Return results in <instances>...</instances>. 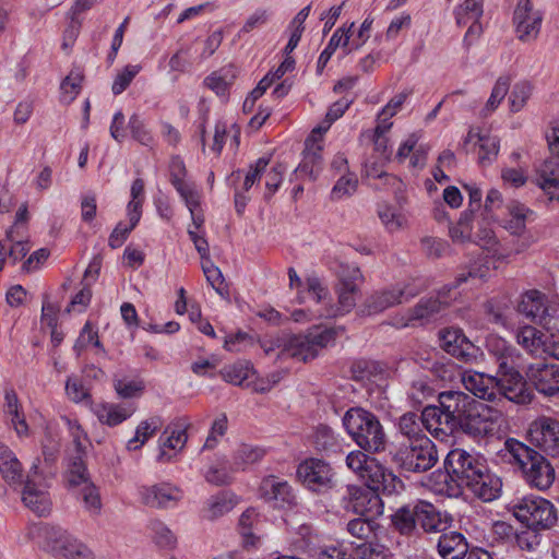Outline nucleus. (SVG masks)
Returning <instances> with one entry per match:
<instances>
[{
  "mask_svg": "<svg viewBox=\"0 0 559 559\" xmlns=\"http://www.w3.org/2000/svg\"><path fill=\"white\" fill-rule=\"evenodd\" d=\"M142 502L151 508H167L176 504L182 497L179 488L163 483L140 489Z\"/></svg>",
  "mask_w": 559,
  "mask_h": 559,
  "instance_id": "412c9836",
  "label": "nucleus"
},
{
  "mask_svg": "<svg viewBox=\"0 0 559 559\" xmlns=\"http://www.w3.org/2000/svg\"><path fill=\"white\" fill-rule=\"evenodd\" d=\"M475 139L479 142V163L483 165L486 163L490 164L499 153V139L497 136L480 135L469 130L464 141L465 145Z\"/></svg>",
  "mask_w": 559,
  "mask_h": 559,
  "instance_id": "e433bc0d",
  "label": "nucleus"
},
{
  "mask_svg": "<svg viewBox=\"0 0 559 559\" xmlns=\"http://www.w3.org/2000/svg\"><path fill=\"white\" fill-rule=\"evenodd\" d=\"M438 552L442 559H464L468 544L459 532L442 533L438 540Z\"/></svg>",
  "mask_w": 559,
  "mask_h": 559,
  "instance_id": "c756f323",
  "label": "nucleus"
},
{
  "mask_svg": "<svg viewBox=\"0 0 559 559\" xmlns=\"http://www.w3.org/2000/svg\"><path fill=\"white\" fill-rule=\"evenodd\" d=\"M136 204L135 202L130 206V213H128L129 217V226L118 223L112 233L109 236L108 245L112 249H117L122 246V243L128 238L129 234L134 229L140 221V214L135 211Z\"/></svg>",
  "mask_w": 559,
  "mask_h": 559,
  "instance_id": "ea45409f",
  "label": "nucleus"
},
{
  "mask_svg": "<svg viewBox=\"0 0 559 559\" xmlns=\"http://www.w3.org/2000/svg\"><path fill=\"white\" fill-rule=\"evenodd\" d=\"M418 525L425 533H443L451 526L453 518L441 513L432 503L418 500Z\"/></svg>",
  "mask_w": 559,
  "mask_h": 559,
  "instance_id": "4be33fe9",
  "label": "nucleus"
},
{
  "mask_svg": "<svg viewBox=\"0 0 559 559\" xmlns=\"http://www.w3.org/2000/svg\"><path fill=\"white\" fill-rule=\"evenodd\" d=\"M498 415V412H492L485 404L475 402L457 426V430L475 438L492 436L497 428Z\"/></svg>",
  "mask_w": 559,
  "mask_h": 559,
  "instance_id": "ddd939ff",
  "label": "nucleus"
},
{
  "mask_svg": "<svg viewBox=\"0 0 559 559\" xmlns=\"http://www.w3.org/2000/svg\"><path fill=\"white\" fill-rule=\"evenodd\" d=\"M152 532L154 534L155 543L160 547L174 546L176 538L171 531L162 522L156 521L152 523Z\"/></svg>",
  "mask_w": 559,
  "mask_h": 559,
  "instance_id": "338daca9",
  "label": "nucleus"
},
{
  "mask_svg": "<svg viewBox=\"0 0 559 559\" xmlns=\"http://www.w3.org/2000/svg\"><path fill=\"white\" fill-rule=\"evenodd\" d=\"M542 21V12L534 9L531 0H519L513 13V24L521 41L535 40L540 32Z\"/></svg>",
  "mask_w": 559,
  "mask_h": 559,
  "instance_id": "2eb2a0df",
  "label": "nucleus"
},
{
  "mask_svg": "<svg viewBox=\"0 0 559 559\" xmlns=\"http://www.w3.org/2000/svg\"><path fill=\"white\" fill-rule=\"evenodd\" d=\"M416 294V292L407 293L406 289L400 287L376 292L366 300L367 313L376 314L382 312L392 306L407 301Z\"/></svg>",
  "mask_w": 559,
  "mask_h": 559,
  "instance_id": "5701e85b",
  "label": "nucleus"
},
{
  "mask_svg": "<svg viewBox=\"0 0 559 559\" xmlns=\"http://www.w3.org/2000/svg\"><path fill=\"white\" fill-rule=\"evenodd\" d=\"M253 368L248 362H236L230 366L224 367L219 374L224 379V381L234 384V385H243L245 381L250 378L253 373Z\"/></svg>",
  "mask_w": 559,
  "mask_h": 559,
  "instance_id": "a18cd8bd",
  "label": "nucleus"
},
{
  "mask_svg": "<svg viewBox=\"0 0 559 559\" xmlns=\"http://www.w3.org/2000/svg\"><path fill=\"white\" fill-rule=\"evenodd\" d=\"M322 150L323 147L321 143L306 140L302 160L299 164L297 170L305 173L312 178H316L322 168Z\"/></svg>",
  "mask_w": 559,
  "mask_h": 559,
  "instance_id": "72a5a7b5",
  "label": "nucleus"
},
{
  "mask_svg": "<svg viewBox=\"0 0 559 559\" xmlns=\"http://www.w3.org/2000/svg\"><path fill=\"white\" fill-rule=\"evenodd\" d=\"M450 288H442L436 295L423 297L409 308L412 320H416L418 326H426L438 321L450 306L451 298L448 297Z\"/></svg>",
  "mask_w": 559,
  "mask_h": 559,
  "instance_id": "4468645a",
  "label": "nucleus"
},
{
  "mask_svg": "<svg viewBox=\"0 0 559 559\" xmlns=\"http://www.w3.org/2000/svg\"><path fill=\"white\" fill-rule=\"evenodd\" d=\"M509 309V306L507 302L499 304L495 299L489 300L486 304V311L489 317V320L495 323L502 326H506L508 323V316L507 311Z\"/></svg>",
  "mask_w": 559,
  "mask_h": 559,
  "instance_id": "e2e57ef3",
  "label": "nucleus"
},
{
  "mask_svg": "<svg viewBox=\"0 0 559 559\" xmlns=\"http://www.w3.org/2000/svg\"><path fill=\"white\" fill-rule=\"evenodd\" d=\"M533 92V86L531 83L526 81H522L516 83L510 94V107L513 112L520 111L531 97Z\"/></svg>",
  "mask_w": 559,
  "mask_h": 559,
  "instance_id": "3c124183",
  "label": "nucleus"
},
{
  "mask_svg": "<svg viewBox=\"0 0 559 559\" xmlns=\"http://www.w3.org/2000/svg\"><path fill=\"white\" fill-rule=\"evenodd\" d=\"M525 376L528 384L545 396L559 394V365L550 362H534L527 366Z\"/></svg>",
  "mask_w": 559,
  "mask_h": 559,
  "instance_id": "f3484780",
  "label": "nucleus"
},
{
  "mask_svg": "<svg viewBox=\"0 0 559 559\" xmlns=\"http://www.w3.org/2000/svg\"><path fill=\"white\" fill-rule=\"evenodd\" d=\"M343 426L353 441L364 451H384L386 435L379 418L362 407H350L342 418Z\"/></svg>",
  "mask_w": 559,
  "mask_h": 559,
  "instance_id": "20e7f679",
  "label": "nucleus"
},
{
  "mask_svg": "<svg viewBox=\"0 0 559 559\" xmlns=\"http://www.w3.org/2000/svg\"><path fill=\"white\" fill-rule=\"evenodd\" d=\"M22 501L29 510L39 516L50 512V499L48 492L36 484L34 479H25L22 491Z\"/></svg>",
  "mask_w": 559,
  "mask_h": 559,
  "instance_id": "393cba45",
  "label": "nucleus"
},
{
  "mask_svg": "<svg viewBox=\"0 0 559 559\" xmlns=\"http://www.w3.org/2000/svg\"><path fill=\"white\" fill-rule=\"evenodd\" d=\"M180 197L185 200L186 205L188 206L190 213L194 211L197 206H199V195L193 187V185L181 180L175 183H171Z\"/></svg>",
  "mask_w": 559,
  "mask_h": 559,
  "instance_id": "052dcab7",
  "label": "nucleus"
},
{
  "mask_svg": "<svg viewBox=\"0 0 559 559\" xmlns=\"http://www.w3.org/2000/svg\"><path fill=\"white\" fill-rule=\"evenodd\" d=\"M447 476L455 484L449 486L448 495L457 497L466 488L484 502H491L499 498L501 479L492 474L486 460L477 453L464 449H452L444 459Z\"/></svg>",
  "mask_w": 559,
  "mask_h": 559,
  "instance_id": "f257e3e1",
  "label": "nucleus"
},
{
  "mask_svg": "<svg viewBox=\"0 0 559 559\" xmlns=\"http://www.w3.org/2000/svg\"><path fill=\"white\" fill-rule=\"evenodd\" d=\"M438 402L444 413L445 429H449L450 433L457 430V426L475 403L473 399L460 391L441 392Z\"/></svg>",
  "mask_w": 559,
  "mask_h": 559,
  "instance_id": "dca6fc26",
  "label": "nucleus"
},
{
  "mask_svg": "<svg viewBox=\"0 0 559 559\" xmlns=\"http://www.w3.org/2000/svg\"><path fill=\"white\" fill-rule=\"evenodd\" d=\"M502 456L521 468L525 480L537 489H548L555 480V469L540 453L523 442L508 438L504 441Z\"/></svg>",
  "mask_w": 559,
  "mask_h": 559,
  "instance_id": "7ed1b4c3",
  "label": "nucleus"
},
{
  "mask_svg": "<svg viewBox=\"0 0 559 559\" xmlns=\"http://www.w3.org/2000/svg\"><path fill=\"white\" fill-rule=\"evenodd\" d=\"M355 23H350L347 28L345 27H338L330 38L326 47L323 49V51L320 53L318 62H317V71L318 73H321L325 66L328 64L329 60L335 52V50L341 47L346 52L349 48V39L352 36V29L354 27Z\"/></svg>",
  "mask_w": 559,
  "mask_h": 559,
  "instance_id": "473e14b6",
  "label": "nucleus"
},
{
  "mask_svg": "<svg viewBox=\"0 0 559 559\" xmlns=\"http://www.w3.org/2000/svg\"><path fill=\"white\" fill-rule=\"evenodd\" d=\"M418 501L397 508L391 515L392 526L401 535L409 536L418 525Z\"/></svg>",
  "mask_w": 559,
  "mask_h": 559,
  "instance_id": "7c9ffc66",
  "label": "nucleus"
},
{
  "mask_svg": "<svg viewBox=\"0 0 559 559\" xmlns=\"http://www.w3.org/2000/svg\"><path fill=\"white\" fill-rule=\"evenodd\" d=\"M518 343L528 353H535L544 345L542 333L533 326H524L516 334Z\"/></svg>",
  "mask_w": 559,
  "mask_h": 559,
  "instance_id": "09e8293b",
  "label": "nucleus"
},
{
  "mask_svg": "<svg viewBox=\"0 0 559 559\" xmlns=\"http://www.w3.org/2000/svg\"><path fill=\"white\" fill-rule=\"evenodd\" d=\"M162 420L159 417H152L143 420L136 427L135 435L128 441V450L140 449L159 429Z\"/></svg>",
  "mask_w": 559,
  "mask_h": 559,
  "instance_id": "79ce46f5",
  "label": "nucleus"
},
{
  "mask_svg": "<svg viewBox=\"0 0 559 559\" xmlns=\"http://www.w3.org/2000/svg\"><path fill=\"white\" fill-rule=\"evenodd\" d=\"M462 382L467 391L473 393L476 397L488 402H496L498 393L493 386L496 379L485 377L483 373H464Z\"/></svg>",
  "mask_w": 559,
  "mask_h": 559,
  "instance_id": "bb28decb",
  "label": "nucleus"
},
{
  "mask_svg": "<svg viewBox=\"0 0 559 559\" xmlns=\"http://www.w3.org/2000/svg\"><path fill=\"white\" fill-rule=\"evenodd\" d=\"M142 67L140 64H128L123 68V70L117 74L111 91L115 95H119L127 90L132 80L136 76V74L141 71Z\"/></svg>",
  "mask_w": 559,
  "mask_h": 559,
  "instance_id": "6e6d98bb",
  "label": "nucleus"
},
{
  "mask_svg": "<svg viewBox=\"0 0 559 559\" xmlns=\"http://www.w3.org/2000/svg\"><path fill=\"white\" fill-rule=\"evenodd\" d=\"M260 491L262 498L274 508L290 509L297 504L293 487L275 476L263 479Z\"/></svg>",
  "mask_w": 559,
  "mask_h": 559,
  "instance_id": "6ab92c4d",
  "label": "nucleus"
},
{
  "mask_svg": "<svg viewBox=\"0 0 559 559\" xmlns=\"http://www.w3.org/2000/svg\"><path fill=\"white\" fill-rule=\"evenodd\" d=\"M0 474L10 486L23 484V468L13 451L0 442Z\"/></svg>",
  "mask_w": 559,
  "mask_h": 559,
  "instance_id": "cd10ccee",
  "label": "nucleus"
},
{
  "mask_svg": "<svg viewBox=\"0 0 559 559\" xmlns=\"http://www.w3.org/2000/svg\"><path fill=\"white\" fill-rule=\"evenodd\" d=\"M131 136L142 145H150L153 142V136L146 128L144 120L138 115L133 114L128 123Z\"/></svg>",
  "mask_w": 559,
  "mask_h": 559,
  "instance_id": "864d4df0",
  "label": "nucleus"
},
{
  "mask_svg": "<svg viewBox=\"0 0 559 559\" xmlns=\"http://www.w3.org/2000/svg\"><path fill=\"white\" fill-rule=\"evenodd\" d=\"M510 88V79L507 76H500L496 84L493 85V88L491 91V94L489 96V99L487 100L485 108L483 109L485 115H488L496 110V108L499 106V104L504 99L506 95L508 94V91Z\"/></svg>",
  "mask_w": 559,
  "mask_h": 559,
  "instance_id": "8fccbe9b",
  "label": "nucleus"
},
{
  "mask_svg": "<svg viewBox=\"0 0 559 559\" xmlns=\"http://www.w3.org/2000/svg\"><path fill=\"white\" fill-rule=\"evenodd\" d=\"M189 426L190 423L187 418H179L165 428L159 439L160 452L157 456L158 462L167 463L171 461V455L165 449L179 451L183 449L188 440L187 429Z\"/></svg>",
  "mask_w": 559,
  "mask_h": 559,
  "instance_id": "aec40b11",
  "label": "nucleus"
},
{
  "mask_svg": "<svg viewBox=\"0 0 559 559\" xmlns=\"http://www.w3.org/2000/svg\"><path fill=\"white\" fill-rule=\"evenodd\" d=\"M313 444L321 452H336L340 448L338 437L332 428L326 425H319L313 432Z\"/></svg>",
  "mask_w": 559,
  "mask_h": 559,
  "instance_id": "37998d69",
  "label": "nucleus"
},
{
  "mask_svg": "<svg viewBox=\"0 0 559 559\" xmlns=\"http://www.w3.org/2000/svg\"><path fill=\"white\" fill-rule=\"evenodd\" d=\"M392 462L409 473H424L438 462V451L430 438H420L413 443H402L392 453Z\"/></svg>",
  "mask_w": 559,
  "mask_h": 559,
  "instance_id": "39448f33",
  "label": "nucleus"
},
{
  "mask_svg": "<svg viewBox=\"0 0 559 559\" xmlns=\"http://www.w3.org/2000/svg\"><path fill=\"white\" fill-rule=\"evenodd\" d=\"M498 378L496 379V392L498 393L497 401L507 399L516 404H528L532 402L534 394L527 386L528 381L524 378L516 365H512L511 370H498Z\"/></svg>",
  "mask_w": 559,
  "mask_h": 559,
  "instance_id": "1a4fd4ad",
  "label": "nucleus"
},
{
  "mask_svg": "<svg viewBox=\"0 0 559 559\" xmlns=\"http://www.w3.org/2000/svg\"><path fill=\"white\" fill-rule=\"evenodd\" d=\"M301 484L314 492H323L334 486V472L331 465L320 459H307L297 467Z\"/></svg>",
  "mask_w": 559,
  "mask_h": 559,
  "instance_id": "9b49d317",
  "label": "nucleus"
},
{
  "mask_svg": "<svg viewBox=\"0 0 559 559\" xmlns=\"http://www.w3.org/2000/svg\"><path fill=\"white\" fill-rule=\"evenodd\" d=\"M388 549L378 543H365L357 547L360 559H386Z\"/></svg>",
  "mask_w": 559,
  "mask_h": 559,
  "instance_id": "774afa93",
  "label": "nucleus"
},
{
  "mask_svg": "<svg viewBox=\"0 0 559 559\" xmlns=\"http://www.w3.org/2000/svg\"><path fill=\"white\" fill-rule=\"evenodd\" d=\"M518 311L526 319L545 328L552 319L548 297L538 289H530L521 295Z\"/></svg>",
  "mask_w": 559,
  "mask_h": 559,
  "instance_id": "a211bd4d",
  "label": "nucleus"
},
{
  "mask_svg": "<svg viewBox=\"0 0 559 559\" xmlns=\"http://www.w3.org/2000/svg\"><path fill=\"white\" fill-rule=\"evenodd\" d=\"M536 183L547 194L559 189V156L551 155L536 166Z\"/></svg>",
  "mask_w": 559,
  "mask_h": 559,
  "instance_id": "2f4dec72",
  "label": "nucleus"
},
{
  "mask_svg": "<svg viewBox=\"0 0 559 559\" xmlns=\"http://www.w3.org/2000/svg\"><path fill=\"white\" fill-rule=\"evenodd\" d=\"M83 72L81 69L75 68L62 80L60 84L61 96L60 100L64 104H70L75 99L82 88Z\"/></svg>",
  "mask_w": 559,
  "mask_h": 559,
  "instance_id": "a19ab883",
  "label": "nucleus"
},
{
  "mask_svg": "<svg viewBox=\"0 0 559 559\" xmlns=\"http://www.w3.org/2000/svg\"><path fill=\"white\" fill-rule=\"evenodd\" d=\"M423 428V420L416 413L408 412L399 418V432L408 440L407 443L419 441L420 438H428Z\"/></svg>",
  "mask_w": 559,
  "mask_h": 559,
  "instance_id": "c9c22d12",
  "label": "nucleus"
},
{
  "mask_svg": "<svg viewBox=\"0 0 559 559\" xmlns=\"http://www.w3.org/2000/svg\"><path fill=\"white\" fill-rule=\"evenodd\" d=\"M114 386L118 395L122 399H131L140 395L144 390V385L141 381H128L124 379L116 380Z\"/></svg>",
  "mask_w": 559,
  "mask_h": 559,
  "instance_id": "0e129e2a",
  "label": "nucleus"
},
{
  "mask_svg": "<svg viewBox=\"0 0 559 559\" xmlns=\"http://www.w3.org/2000/svg\"><path fill=\"white\" fill-rule=\"evenodd\" d=\"M376 523L372 520L356 518L347 523V532L358 538L366 540L374 534Z\"/></svg>",
  "mask_w": 559,
  "mask_h": 559,
  "instance_id": "603ef678",
  "label": "nucleus"
},
{
  "mask_svg": "<svg viewBox=\"0 0 559 559\" xmlns=\"http://www.w3.org/2000/svg\"><path fill=\"white\" fill-rule=\"evenodd\" d=\"M307 292L311 298L319 305L320 308L324 307L328 302L329 289L324 283L317 276H309L306 281Z\"/></svg>",
  "mask_w": 559,
  "mask_h": 559,
  "instance_id": "13d9d810",
  "label": "nucleus"
},
{
  "mask_svg": "<svg viewBox=\"0 0 559 559\" xmlns=\"http://www.w3.org/2000/svg\"><path fill=\"white\" fill-rule=\"evenodd\" d=\"M528 441L549 455L559 454V419L551 416H538L527 429Z\"/></svg>",
  "mask_w": 559,
  "mask_h": 559,
  "instance_id": "9d476101",
  "label": "nucleus"
},
{
  "mask_svg": "<svg viewBox=\"0 0 559 559\" xmlns=\"http://www.w3.org/2000/svg\"><path fill=\"white\" fill-rule=\"evenodd\" d=\"M356 188L357 179L354 175L342 176L334 185L331 192V198L333 200H338L343 197H348L356 191Z\"/></svg>",
  "mask_w": 559,
  "mask_h": 559,
  "instance_id": "bf43d9fd",
  "label": "nucleus"
},
{
  "mask_svg": "<svg viewBox=\"0 0 559 559\" xmlns=\"http://www.w3.org/2000/svg\"><path fill=\"white\" fill-rule=\"evenodd\" d=\"M341 328L319 326L310 329L305 334L292 335L286 344L285 352L293 358L307 362L318 357L319 353L333 344Z\"/></svg>",
  "mask_w": 559,
  "mask_h": 559,
  "instance_id": "423d86ee",
  "label": "nucleus"
},
{
  "mask_svg": "<svg viewBox=\"0 0 559 559\" xmlns=\"http://www.w3.org/2000/svg\"><path fill=\"white\" fill-rule=\"evenodd\" d=\"M202 270L207 283L216 290L217 294L224 296L228 292L225 289V280L221 270L210 260L202 263Z\"/></svg>",
  "mask_w": 559,
  "mask_h": 559,
  "instance_id": "5fc2aeb1",
  "label": "nucleus"
},
{
  "mask_svg": "<svg viewBox=\"0 0 559 559\" xmlns=\"http://www.w3.org/2000/svg\"><path fill=\"white\" fill-rule=\"evenodd\" d=\"M80 497L84 508L92 515H98L102 511V499L98 488L91 481L83 485L80 490Z\"/></svg>",
  "mask_w": 559,
  "mask_h": 559,
  "instance_id": "49530a36",
  "label": "nucleus"
},
{
  "mask_svg": "<svg viewBox=\"0 0 559 559\" xmlns=\"http://www.w3.org/2000/svg\"><path fill=\"white\" fill-rule=\"evenodd\" d=\"M483 0H465L455 11V21L459 26H465L472 21L483 16Z\"/></svg>",
  "mask_w": 559,
  "mask_h": 559,
  "instance_id": "c03bdc74",
  "label": "nucleus"
},
{
  "mask_svg": "<svg viewBox=\"0 0 559 559\" xmlns=\"http://www.w3.org/2000/svg\"><path fill=\"white\" fill-rule=\"evenodd\" d=\"M472 216L467 211L463 212L457 224L450 228V236L454 241L465 242L471 239Z\"/></svg>",
  "mask_w": 559,
  "mask_h": 559,
  "instance_id": "4d7b16f0",
  "label": "nucleus"
},
{
  "mask_svg": "<svg viewBox=\"0 0 559 559\" xmlns=\"http://www.w3.org/2000/svg\"><path fill=\"white\" fill-rule=\"evenodd\" d=\"M508 211L511 218H516V226H510L513 234H520L525 228V219L531 211L522 203L512 201L508 204Z\"/></svg>",
  "mask_w": 559,
  "mask_h": 559,
  "instance_id": "680f3d73",
  "label": "nucleus"
},
{
  "mask_svg": "<svg viewBox=\"0 0 559 559\" xmlns=\"http://www.w3.org/2000/svg\"><path fill=\"white\" fill-rule=\"evenodd\" d=\"M39 536L57 559H93L91 549L60 526L45 524L39 527Z\"/></svg>",
  "mask_w": 559,
  "mask_h": 559,
  "instance_id": "6e6552de",
  "label": "nucleus"
},
{
  "mask_svg": "<svg viewBox=\"0 0 559 559\" xmlns=\"http://www.w3.org/2000/svg\"><path fill=\"white\" fill-rule=\"evenodd\" d=\"M488 352L495 357L498 370H511L516 365L519 355L516 349L506 340L498 336H489L486 341Z\"/></svg>",
  "mask_w": 559,
  "mask_h": 559,
  "instance_id": "c85d7f7f",
  "label": "nucleus"
},
{
  "mask_svg": "<svg viewBox=\"0 0 559 559\" xmlns=\"http://www.w3.org/2000/svg\"><path fill=\"white\" fill-rule=\"evenodd\" d=\"M490 275L489 261L486 259H478L474 261L467 271H463L456 276V285L467 282L469 278H477L485 281Z\"/></svg>",
  "mask_w": 559,
  "mask_h": 559,
  "instance_id": "de8ad7c7",
  "label": "nucleus"
},
{
  "mask_svg": "<svg viewBox=\"0 0 559 559\" xmlns=\"http://www.w3.org/2000/svg\"><path fill=\"white\" fill-rule=\"evenodd\" d=\"M420 420H423V426L430 432H435L438 435L439 432L443 435H448L449 429H445L444 425V413L441 409L440 404L437 405H428L426 406L421 415L419 416Z\"/></svg>",
  "mask_w": 559,
  "mask_h": 559,
  "instance_id": "58836bf2",
  "label": "nucleus"
},
{
  "mask_svg": "<svg viewBox=\"0 0 559 559\" xmlns=\"http://www.w3.org/2000/svg\"><path fill=\"white\" fill-rule=\"evenodd\" d=\"M75 454L70 456L68 468L64 475L69 488H78L80 486L91 483L90 474L85 463V451L79 439L74 438Z\"/></svg>",
  "mask_w": 559,
  "mask_h": 559,
  "instance_id": "b1692460",
  "label": "nucleus"
},
{
  "mask_svg": "<svg viewBox=\"0 0 559 559\" xmlns=\"http://www.w3.org/2000/svg\"><path fill=\"white\" fill-rule=\"evenodd\" d=\"M355 450L347 454L346 465L366 485L367 489L349 486L348 493L353 501V510L364 514L380 502L379 492L391 495L403 486L402 480L390 469L380 464L374 457Z\"/></svg>",
  "mask_w": 559,
  "mask_h": 559,
  "instance_id": "f03ea898",
  "label": "nucleus"
},
{
  "mask_svg": "<svg viewBox=\"0 0 559 559\" xmlns=\"http://www.w3.org/2000/svg\"><path fill=\"white\" fill-rule=\"evenodd\" d=\"M237 503L238 499L235 493L226 490L221 491L209 499L205 516L210 520L223 516L231 511Z\"/></svg>",
  "mask_w": 559,
  "mask_h": 559,
  "instance_id": "f704fd0d",
  "label": "nucleus"
},
{
  "mask_svg": "<svg viewBox=\"0 0 559 559\" xmlns=\"http://www.w3.org/2000/svg\"><path fill=\"white\" fill-rule=\"evenodd\" d=\"M439 346L449 355L459 361L468 364L475 361L480 353V348L474 345L463 330L459 328H444L438 332Z\"/></svg>",
  "mask_w": 559,
  "mask_h": 559,
  "instance_id": "f8f14e48",
  "label": "nucleus"
},
{
  "mask_svg": "<svg viewBox=\"0 0 559 559\" xmlns=\"http://www.w3.org/2000/svg\"><path fill=\"white\" fill-rule=\"evenodd\" d=\"M132 414V408L116 404H104L100 405L96 411V415L99 421L111 427L121 424Z\"/></svg>",
  "mask_w": 559,
  "mask_h": 559,
  "instance_id": "4c0bfd02",
  "label": "nucleus"
},
{
  "mask_svg": "<svg viewBox=\"0 0 559 559\" xmlns=\"http://www.w3.org/2000/svg\"><path fill=\"white\" fill-rule=\"evenodd\" d=\"M425 253L430 258H441L449 251V243L439 238L426 237L421 240Z\"/></svg>",
  "mask_w": 559,
  "mask_h": 559,
  "instance_id": "69168bd1",
  "label": "nucleus"
},
{
  "mask_svg": "<svg viewBox=\"0 0 559 559\" xmlns=\"http://www.w3.org/2000/svg\"><path fill=\"white\" fill-rule=\"evenodd\" d=\"M512 509L516 520L527 528L546 531L557 522L556 508L542 497H524Z\"/></svg>",
  "mask_w": 559,
  "mask_h": 559,
  "instance_id": "0eeeda50",
  "label": "nucleus"
},
{
  "mask_svg": "<svg viewBox=\"0 0 559 559\" xmlns=\"http://www.w3.org/2000/svg\"><path fill=\"white\" fill-rule=\"evenodd\" d=\"M358 286H343L338 288V305L326 304L316 310L317 318L332 319L348 313L356 305Z\"/></svg>",
  "mask_w": 559,
  "mask_h": 559,
  "instance_id": "a878e982",
  "label": "nucleus"
}]
</instances>
